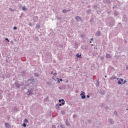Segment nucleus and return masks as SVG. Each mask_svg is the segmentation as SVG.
Listing matches in <instances>:
<instances>
[{
    "instance_id": "obj_1",
    "label": "nucleus",
    "mask_w": 128,
    "mask_h": 128,
    "mask_svg": "<svg viewBox=\"0 0 128 128\" xmlns=\"http://www.w3.org/2000/svg\"><path fill=\"white\" fill-rule=\"evenodd\" d=\"M22 90H27V92H26V94L27 96H32V94H34L35 92L34 90V87H32V86L30 85H26V87L24 89H22Z\"/></svg>"
},
{
    "instance_id": "obj_2",
    "label": "nucleus",
    "mask_w": 128,
    "mask_h": 128,
    "mask_svg": "<svg viewBox=\"0 0 128 128\" xmlns=\"http://www.w3.org/2000/svg\"><path fill=\"white\" fill-rule=\"evenodd\" d=\"M82 94H80L81 98L84 100L86 98V93L84 91H81Z\"/></svg>"
},
{
    "instance_id": "obj_3",
    "label": "nucleus",
    "mask_w": 128,
    "mask_h": 128,
    "mask_svg": "<svg viewBox=\"0 0 128 128\" xmlns=\"http://www.w3.org/2000/svg\"><path fill=\"white\" fill-rule=\"evenodd\" d=\"M14 84H15L16 88H20L21 86H24V84H18L16 82H15Z\"/></svg>"
},
{
    "instance_id": "obj_4",
    "label": "nucleus",
    "mask_w": 128,
    "mask_h": 128,
    "mask_svg": "<svg viewBox=\"0 0 128 128\" xmlns=\"http://www.w3.org/2000/svg\"><path fill=\"white\" fill-rule=\"evenodd\" d=\"M108 120L110 124H114V120H112V118H110L108 119Z\"/></svg>"
},
{
    "instance_id": "obj_5",
    "label": "nucleus",
    "mask_w": 128,
    "mask_h": 128,
    "mask_svg": "<svg viewBox=\"0 0 128 128\" xmlns=\"http://www.w3.org/2000/svg\"><path fill=\"white\" fill-rule=\"evenodd\" d=\"M76 20H77V22H82V18H80V16H76Z\"/></svg>"
},
{
    "instance_id": "obj_6",
    "label": "nucleus",
    "mask_w": 128,
    "mask_h": 128,
    "mask_svg": "<svg viewBox=\"0 0 128 128\" xmlns=\"http://www.w3.org/2000/svg\"><path fill=\"white\" fill-rule=\"evenodd\" d=\"M126 82V80H124V81H123V82H120V81L118 80V84H124Z\"/></svg>"
},
{
    "instance_id": "obj_7",
    "label": "nucleus",
    "mask_w": 128,
    "mask_h": 128,
    "mask_svg": "<svg viewBox=\"0 0 128 128\" xmlns=\"http://www.w3.org/2000/svg\"><path fill=\"white\" fill-rule=\"evenodd\" d=\"M100 34H102V32H100V31H98L96 33V36H100Z\"/></svg>"
},
{
    "instance_id": "obj_8",
    "label": "nucleus",
    "mask_w": 128,
    "mask_h": 128,
    "mask_svg": "<svg viewBox=\"0 0 128 128\" xmlns=\"http://www.w3.org/2000/svg\"><path fill=\"white\" fill-rule=\"evenodd\" d=\"M5 126L6 128H12V126L8 123H6L5 124Z\"/></svg>"
},
{
    "instance_id": "obj_9",
    "label": "nucleus",
    "mask_w": 128,
    "mask_h": 128,
    "mask_svg": "<svg viewBox=\"0 0 128 128\" xmlns=\"http://www.w3.org/2000/svg\"><path fill=\"white\" fill-rule=\"evenodd\" d=\"M111 2V0H104V4H110Z\"/></svg>"
},
{
    "instance_id": "obj_10",
    "label": "nucleus",
    "mask_w": 128,
    "mask_h": 128,
    "mask_svg": "<svg viewBox=\"0 0 128 128\" xmlns=\"http://www.w3.org/2000/svg\"><path fill=\"white\" fill-rule=\"evenodd\" d=\"M58 102H62V106H64V104L65 102H64V99L59 100Z\"/></svg>"
},
{
    "instance_id": "obj_11",
    "label": "nucleus",
    "mask_w": 128,
    "mask_h": 128,
    "mask_svg": "<svg viewBox=\"0 0 128 128\" xmlns=\"http://www.w3.org/2000/svg\"><path fill=\"white\" fill-rule=\"evenodd\" d=\"M62 12L64 14H66V12H70V10H66V9H64L62 10Z\"/></svg>"
},
{
    "instance_id": "obj_12",
    "label": "nucleus",
    "mask_w": 128,
    "mask_h": 128,
    "mask_svg": "<svg viewBox=\"0 0 128 128\" xmlns=\"http://www.w3.org/2000/svg\"><path fill=\"white\" fill-rule=\"evenodd\" d=\"M36 28L38 30L39 28H40V24H36Z\"/></svg>"
},
{
    "instance_id": "obj_13",
    "label": "nucleus",
    "mask_w": 128,
    "mask_h": 128,
    "mask_svg": "<svg viewBox=\"0 0 128 128\" xmlns=\"http://www.w3.org/2000/svg\"><path fill=\"white\" fill-rule=\"evenodd\" d=\"M100 94L104 95V94H106V92L104 90H100Z\"/></svg>"
},
{
    "instance_id": "obj_14",
    "label": "nucleus",
    "mask_w": 128,
    "mask_h": 128,
    "mask_svg": "<svg viewBox=\"0 0 128 128\" xmlns=\"http://www.w3.org/2000/svg\"><path fill=\"white\" fill-rule=\"evenodd\" d=\"M66 124L67 126H70V122H68V120H66Z\"/></svg>"
},
{
    "instance_id": "obj_15",
    "label": "nucleus",
    "mask_w": 128,
    "mask_h": 128,
    "mask_svg": "<svg viewBox=\"0 0 128 128\" xmlns=\"http://www.w3.org/2000/svg\"><path fill=\"white\" fill-rule=\"evenodd\" d=\"M114 116H118V112L116 111H115L114 112Z\"/></svg>"
},
{
    "instance_id": "obj_16",
    "label": "nucleus",
    "mask_w": 128,
    "mask_h": 128,
    "mask_svg": "<svg viewBox=\"0 0 128 128\" xmlns=\"http://www.w3.org/2000/svg\"><path fill=\"white\" fill-rule=\"evenodd\" d=\"M116 76H113L111 78H110V80H116Z\"/></svg>"
},
{
    "instance_id": "obj_17",
    "label": "nucleus",
    "mask_w": 128,
    "mask_h": 128,
    "mask_svg": "<svg viewBox=\"0 0 128 128\" xmlns=\"http://www.w3.org/2000/svg\"><path fill=\"white\" fill-rule=\"evenodd\" d=\"M106 58H110V54H106Z\"/></svg>"
},
{
    "instance_id": "obj_18",
    "label": "nucleus",
    "mask_w": 128,
    "mask_h": 128,
    "mask_svg": "<svg viewBox=\"0 0 128 128\" xmlns=\"http://www.w3.org/2000/svg\"><path fill=\"white\" fill-rule=\"evenodd\" d=\"M96 86L98 87L100 86V82L98 81L96 82Z\"/></svg>"
},
{
    "instance_id": "obj_19",
    "label": "nucleus",
    "mask_w": 128,
    "mask_h": 128,
    "mask_svg": "<svg viewBox=\"0 0 128 128\" xmlns=\"http://www.w3.org/2000/svg\"><path fill=\"white\" fill-rule=\"evenodd\" d=\"M56 110H60V106H58V104H56Z\"/></svg>"
},
{
    "instance_id": "obj_20",
    "label": "nucleus",
    "mask_w": 128,
    "mask_h": 128,
    "mask_svg": "<svg viewBox=\"0 0 128 128\" xmlns=\"http://www.w3.org/2000/svg\"><path fill=\"white\" fill-rule=\"evenodd\" d=\"M92 8H94V10H96V8H98V6L94 5V6H92Z\"/></svg>"
},
{
    "instance_id": "obj_21",
    "label": "nucleus",
    "mask_w": 128,
    "mask_h": 128,
    "mask_svg": "<svg viewBox=\"0 0 128 128\" xmlns=\"http://www.w3.org/2000/svg\"><path fill=\"white\" fill-rule=\"evenodd\" d=\"M22 76H24V74H26V72L24 71L21 73Z\"/></svg>"
},
{
    "instance_id": "obj_22",
    "label": "nucleus",
    "mask_w": 128,
    "mask_h": 128,
    "mask_svg": "<svg viewBox=\"0 0 128 128\" xmlns=\"http://www.w3.org/2000/svg\"><path fill=\"white\" fill-rule=\"evenodd\" d=\"M90 12H92V10L90 9L88 10H86V14H90Z\"/></svg>"
},
{
    "instance_id": "obj_23",
    "label": "nucleus",
    "mask_w": 128,
    "mask_h": 128,
    "mask_svg": "<svg viewBox=\"0 0 128 128\" xmlns=\"http://www.w3.org/2000/svg\"><path fill=\"white\" fill-rule=\"evenodd\" d=\"M24 122H26V124H28V119L26 118L24 120Z\"/></svg>"
},
{
    "instance_id": "obj_24",
    "label": "nucleus",
    "mask_w": 128,
    "mask_h": 128,
    "mask_svg": "<svg viewBox=\"0 0 128 128\" xmlns=\"http://www.w3.org/2000/svg\"><path fill=\"white\" fill-rule=\"evenodd\" d=\"M22 10H27L26 8L24 6L22 8Z\"/></svg>"
},
{
    "instance_id": "obj_25",
    "label": "nucleus",
    "mask_w": 128,
    "mask_h": 128,
    "mask_svg": "<svg viewBox=\"0 0 128 128\" xmlns=\"http://www.w3.org/2000/svg\"><path fill=\"white\" fill-rule=\"evenodd\" d=\"M82 55H80V54H77L76 56L77 58H80Z\"/></svg>"
},
{
    "instance_id": "obj_26",
    "label": "nucleus",
    "mask_w": 128,
    "mask_h": 128,
    "mask_svg": "<svg viewBox=\"0 0 128 128\" xmlns=\"http://www.w3.org/2000/svg\"><path fill=\"white\" fill-rule=\"evenodd\" d=\"M34 76H36V78L38 77V73H34Z\"/></svg>"
},
{
    "instance_id": "obj_27",
    "label": "nucleus",
    "mask_w": 128,
    "mask_h": 128,
    "mask_svg": "<svg viewBox=\"0 0 128 128\" xmlns=\"http://www.w3.org/2000/svg\"><path fill=\"white\" fill-rule=\"evenodd\" d=\"M60 126L61 128H64V125L62 124L60 125Z\"/></svg>"
},
{
    "instance_id": "obj_28",
    "label": "nucleus",
    "mask_w": 128,
    "mask_h": 128,
    "mask_svg": "<svg viewBox=\"0 0 128 128\" xmlns=\"http://www.w3.org/2000/svg\"><path fill=\"white\" fill-rule=\"evenodd\" d=\"M120 82H124V79L122 78H120Z\"/></svg>"
},
{
    "instance_id": "obj_29",
    "label": "nucleus",
    "mask_w": 128,
    "mask_h": 128,
    "mask_svg": "<svg viewBox=\"0 0 128 128\" xmlns=\"http://www.w3.org/2000/svg\"><path fill=\"white\" fill-rule=\"evenodd\" d=\"M94 22V18H92L90 20V22Z\"/></svg>"
},
{
    "instance_id": "obj_30",
    "label": "nucleus",
    "mask_w": 128,
    "mask_h": 128,
    "mask_svg": "<svg viewBox=\"0 0 128 128\" xmlns=\"http://www.w3.org/2000/svg\"><path fill=\"white\" fill-rule=\"evenodd\" d=\"M64 110H62V111H61V114H64Z\"/></svg>"
},
{
    "instance_id": "obj_31",
    "label": "nucleus",
    "mask_w": 128,
    "mask_h": 128,
    "mask_svg": "<svg viewBox=\"0 0 128 128\" xmlns=\"http://www.w3.org/2000/svg\"><path fill=\"white\" fill-rule=\"evenodd\" d=\"M22 126H24V127H26V123H24L22 124Z\"/></svg>"
},
{
    "instance_id": "obj_32",
    "label": "nucleus",
    "mask_w": 128,
    "mask_h": 128,
    "mask_svg": "<svg viewBox=\"0 0 128 128\" xmlns=\"http://www.w3.org/2000/svg\"><path fill=\"white\" fill-rule=\"evenodd\" d=\"M5 40H7L8 42H10V40H8V38H5Z\"/></svg>"
},
{
    "instance_id": "obj_33",
    "label": "nucleus",
    "mask_w": 128,
    "mask_h": 128,
    "mask_svg": "<svg viewBox=\"0 0 128 128\" xmlns=\"http://www.w3.org/2000/svg\"><path fill=\"white\" fill-rule=\"evenodd\" d=\"M59 106H62V103L58 104Z\"/></svg>"
},
{
    "instance_id": "obj_34",
    "label": "nucleus",
    "mask_w": 128,
    "mask_h": 128,
    "mask_svg": "<svg viewBox=\"0 0 128 128\" xmlns=\"http://www.w3.org/2000/svg\"><path fill=\"white\" fill-rule=\"evenodd\" d=\"M76 118V114L73 115V118Z\"/></svg>"
},
{
    "instance_id": "obj_35",
    "label": "nucleus",
    "mask_w": 128,
    "mask_h": 128,
    "mask_svg": "<svg viewBox=\"0 0 128 128\" xmlns=\"http://www.w3.org/2000/svg\"><path fill=\"white\" fill-rule=\"evenodd\" d=\"M52 128H56V125H52Z\"/></svg>"
},
{
    "instance_id": "obj_36",
    "label": "nucleus",
    "mask_w": 128,
    "mask_h": 128,
    "mask_svg": "<svg viewBox=\"0 0 128 128\" xmlns=\"http://www.w3.org/2000/svg\"><path fill=\"white\" fill-rule=\"evenodd\" d=\"M14 30H18V27H16V26H14Z\"/></svg>"
},
{
    "instance_id": "obj_37",
    "label": "nucleus",
    "mask_w": 128,
    "mask_h": 128,
    "mask_svg": "<svg viewBox=\"0 0 128 128\" xmlns=\"http://www.w3.org/2000/svg\"><path fill=\"white\" fill-rule=\"evenodd\" d=\"M30 26H32V24L31 23L29 24Z\"/></svg>"
},
{
    "instance_id": "obj_38",
    "label": "nucleus",
    "mask_w": 128,
    "mask_h": 128,
    "mask_svg": "<svg viewBox=\"0 0 128 128\" xmlns=\"http://www.w3.org/2000/svg\"><path fill=\"white\" fill-rule=\"evenodd\" d=\"M53 75L54 76H56V72H55V73H54V74H53Z\"/></svg>"
},
{
    "instance_id": "obj_39",
    "label": "nucleus",
    "mask_w": 128,
    "mask_h": 128,
    "mask_svg": "<svg viewBox=\"0 0 128 128\" xmlns=\"http://www.w3.org/2000/svg\"><path fill=\"white\" fill-rule=\"evenodd\" d=\"M86 98H90V95H87V96H86Z\"/></svg>"
},
{
    "instance_id": "obj_40",
    "label": "nucleus",
    "mask_w": 128,
    "mask_h": 128,
    "mask_svg": "<svg viewBox=\"0 0 128 128\" xmlns=\"http://www.w3.org/2000/svg\"><path fill=\"white\" fill-rule=\"evenodd\" d=\"M81 36H82V38H84V35L82 34V35H81Z\"/></svg>"
},
{
    "instance_id": "obj_41",
    "label": "nucleus",
    "mask_w": 128,
    "mask_h": 128,
    "mask_svg": "<svg viewBox=\"0 0 128 128\" xmlns=\"http://www.w3.org/2000/svg\"><path fill=\"white\" fill-rule=\"evenodd\" d=\"M50 74H54V72H50Z\"/></svg>"
},
{
    "instance_id": "obj_42",
    "label": "nucleus",
    "mask_w": 128,
    "mask_h": 128,
    "mask_svg": "<svg viewBox=\"0 0 128 128\" xmlns=\"http://www.w3.org/2000/svg\"><path fill=\"white\" fill-rule=\"evenodd\" d=\"M59 80H60V82H62V79L60 78V79Z\"/></svg>"
},
{
    "instance_id": "obj_43",
    "label": "nucleus",
    "mask_w": 128,
    "mask_h": 128,
    "mask_svg": "<svg viewBox=\"0 0 128 128\" xmlns=\"http://www.w3.org/2000/svg\"><path fill=\"white\" fill-rule=\"evenodd\" d=\"M90 40H94V38H92L90 39Z\"/></svg>"
},
{
    "instance_id": "obj_44",
    "label": "nucleus",
    "mask_w": 128,
    "mask_h": 128,
    "mask_svg": "<svg viewBox=\"0 0 128 128\" xmlns=\"http://www.w3.org/2000/svg\"><path fill=\"white\" fill-rule=\"evenodd\" d=\"M58 82H60V80H58Z\"/></svg>"
},
{
    "instance_id": "obj_45",
    "label": "nucleus",
    "mask_w": 128,
    "mask_h": 128,
    "mask_svg": "<svg viewBox=\"0 0 128 128\" xmlns=\"http://www.w3.org/2000/svg\"><path fill=\"white\" fill-rule=\"evenodd\" d=\"M126 70H128V66H126Z\"/></svg>"
},
{
    "instance_id": "obj_46",
    "label": "nucleus",
    "mask_w": 128,
    "mask_h": 128,
    "mask_svg": "<svg viewBox=\"0 0 128 128\" xmlns=\"http://www.w3.org/2000/svg\"><path fill=\"white\" fill-rule=\"evenodd\" d=\"M90 44H92V41H90Z\"/></svg>"
},
{
    "instance_id": "obj_47",
    "label": "nucleus",
    "mask_w": 128,
    "mask_h": 128,
    "mask_svg": "<svg viewBox=\"0 0 128 128\" xmlns=\"http://www.w3.org/2000/svg\"><path fill=\"white\" fill-rule=\"evenodd\" d=\"M60 88H60H62L60 87V88Z\"/></svg>"
},
{
    "instance_id": "obj_48",
    "label": "nucleus",
    "mask_w": 128,
    "mask_h": 128,
    "mask_svg": "<svg viewBox=\"0 0 128 128\" xmlns=\"http://www.w3.org/2000/svg\"><path fill=\"white\" fill-rule=\"evenodd\" d=\"M91 46H94V44H91Z\"/></svg>"
},
{
    "instance_id": "obj_49",
    "label": "nucleus",
    "mask_w": 128,
    "mask_h": 128,
    "mask_svg": "<svg viewBox=\"0 0 128 128\" xmlns=\"http://www.w3.org/2000/svg\"><path fill=\"white\" fill-rule=\"evenodd\" d=\"M105 78H106V76H105Z\"/></svg>"
},
{
    "instance_id": "obj_50",
    "label": "nucleus",
    "mask_w": 128,
    "mask_h": 128,
    "mask_svg": "<svg viewBox=\"0 0 128 128\" xmlns=\"http://www.w3.org/2000/svg\"><path fill=\"white\" fill-rule=\"evenodd\" d=\"M126 110H128V109L127 108V109H126Z\"/></svg>"
},
{
    "instance_id": "obj_51",
    "label": "nucleus",
    "mask_w": 128,
    "mask_h": 128,
    "mask_svg": "<svg viewBox=\"0 0 128 128\" xmlns=\"http://www.w3.org/2000/svg\"><path fill=\"white\" fill-rule=\"evenodd\" d=\"M117 80H118V78H117Z\"/></svg>"
}]
</instances>
